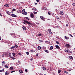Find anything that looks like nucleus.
Instances as JSON below:
<instances>
[{
  "mask_svg": "<svg viewBox=\"0 0 75 75\" xmlns=\"http://www.w3.org/2000/svg\"><path fill=\"white\" fill-rule=\"evenodd\" d=\"M48 14L49 15H50V13L49 12H48Z\"/></svg>",
  "mask_w": 75,
  "mask_h": 75,
  "instance_id": "obj_46",
  "label": "nucleus"
},
{
  "mask_svg": "<svg viewBox=\"0 0 75 75\" xmlns=\"http://www.w3.org/2000/svg\"><path fill=\"white\" fill-rule=\"evenodd\" d=\"M11 53L10 52H9V55H11Z\"/></svg>",
  "mask_w": 75,
  "mask_h": 75,
  "instance_id": "obj_57",
  "label": "nucleus"
},
{
  "mask_svg": "<svg viewBox=\"0 0 75 75\" xmlns=\"http://www.w3.org/2000/svg\"><path fill=\"white\" fill-rule=\"evenodd\" d=\"M60 13L62 15H63L64 14V13L63 12V11H60Z\"/></svg>",
  "mask_w": 75,
  "mask_h": 75,
  "instance_id": "obj_11",
  "label": "nucleus"
},
{
  "mask_svg": "<svg viewBox=\"0 0 75 75\" xmlns=\"http://www.w3.org/2000/svg\"><path fill=\"white\" fill-rule=\"evenodd\" d=\"M55 47L57 49H60V47H59V46H58V45H55Z\"/></svg>",
  "mask_w": 75,
  "mask_h": 75,
  "instance_id": "obj_3",
  "label": "nucleus"
},
{
  "mask_svg": "<svg viewBox=\"0 0 75 75\" xmlns=\"http://www.w3.org/2000/svg\"><path fill=\"white\" fill-rule=\"evenodd\" d=\"M14 46H15V47H16V48H17L18 47V46L17 45H15Z\"/></svg>",
  "mask_w": 75,
  "mask_h": 75,
  "instance_id": "obj_19",
  "label": "nucleus"
},
{
  "mask_svg": "<svg viewBox=\"0 0 75 75\" xmlns=\"http://www.w3.org/2000/svg\"><path fill=\"white\" fill-rule=\"evenodd\" d=\"M64 38H65V39L67 40H68L69 39V37H67L66 36H64Z\"/></svg>",
  "mask_w": 75,
  "mask_h": 75,
  "instance_id": "obj_7",
  "label": "nucleus"
},
{
  "mask_svg": "<svg viewBox=\"0 0 75 75\" xmlns=\"http://www.w3.org/2000/svg\"><path fill=\"white\" fill-rule=\"evenodd\" d=\"M68 53H72V52L70 51V50H68V51L67 52Z\"/></svg>",
  "mask_w": 75,
  "mask_h": 75,
  "instance_id": "obj_21",
  "label": "nucleus"
},
{
  "mask_svg": "<svg viewBox=\"0 0 75 75\" xmlns=\"http://www.w3.org/2000/svg\"><path fill=\"white\" fill-rule=\"evenodd\" d=\"M18 54L19 55H22V54H21V53H18Z\"/></svg>",
  "mask_w": 75,
  "mask_h": 75,
  "instance_id": "obj_42",
  "label": "nucleus"
},
{
  "mask_svg": "<svg viewBox=\"0 0 75 75\" xmlns=\"http://www.w3.org/2000/svg\"><path fill=\"white\" fill-rule=\"evenodd\" d=\"M15 48V46H12L11 47V49H13V48Z\"/></svg>",
  "mask_w": 75,
  "mask_h": 75,
  "instance_id": "obj_24",
  "label": "nucleus"
},
{
  "mask_svg": "<svg viewBox=\"0 0 75 75\" xmlns=\"http://www.w3.org/2000/svg\"><path fill=\"white\" fill-rule=\"evenodd\" d=\"M4 6H5L8 7L9 6V5L8 4L5 5Z\"/></svg>",
  "mask_w": 75,
  "mask_h": 75,
  "instance_id": "obj_20",
  "label": "nucleus"
},
{
  "mask_svg": "<svg viewBox=\"0 0 75 75\" xmlns=\"http://www.w3.org/2000/svg\"><path fill=\"white\" fill-rule=\"evenodd\" d=\"M48 31H49V33H50V34H52V32H51V29H49L48 30Z\"/></svg>",
  "mask_w": 75,
  "mask_h": 75,
  "instance_id": "obj_6",
  "label": "nucleus"
},
{
  "mask_svg": "<svg viewBox=\"0 0 75 75\" xmlns=\"http://www.w3.org/2000/svg\"><path fill=\"white\" fill-rule=\"evenodd\" d=\"M6 13H7V14L8 15H9L10 14V12L9 11H6Z\"/></svg>",
  "mask_w": 75,
  "mask_h": 75,
  "instance_id": "obj_12",
  "label": "nucleus"
},
{
  "mask_svg": "<svg viewBox=\"0 0 75 75\" xmlns=\"http://www.w3.org/2000/svg\"><path fill=\"white\" fill-rule=\"evenodd\" d=\"M69 58H70L71 59H73V57L71 56H69Z\"/></svg>",
  "mask_w": 75,
  "mask_h": 75,
  "instance_id": "obj_26",
  "label": "nucleus"
},
{
  "mask_svg": "<svg viewBox=\"0 0 75 75\" xmlns=\"http://www.w3.org/2000/svg\"><path fill=\"white\" fill-rule=\"evenodd\" d=\"M0 16H1V17L2 16V14H1V13H0Z\"/></svg>",
  "mask_w": 75,
  "mask_h": 75,
  "instance_id": "obj_59",
  "label": "nucleus"
},
{
  "mask_svg": "<svg viewBox=\"0 0 75 75\" xmlns=\"http://www.w3.org/2000/svg\"><path fill=\"white\" fill-rule=\"evenodd\" d=\"M30 17H31L32 18H33L34 17V14L33 13H31L30 14Z\"/></svg>",
  "mask_w": 75,
  "mask_h": 75,
  "instance_id": "obj_4",
  "label": "nucleus"
},
{
  "mask_svg": "<svg viewBox=\"0 0 75 75\" xmlns=\"http://www.w3.org/2000/svg\"><path fill=\"white\" fill-rule=\"evenodd\" d=\"M15 71H12L11 72V73H12L13 72H15Z\"/></svg>",
  "mask_w": 75,
  "mask_h": 75,
  "instance_id": "obj_43",
  "label": "nucleus"
},
{
  "mask_svg": "<svg viewBox=\"0 0 75 75\" xmlns=\"http://www.w3.org/2000/svg\"><path fill=\"white\" fill-rule=\"evenodd\" d=\"M0 71L1 72H3V71H2V70H1Z\"/></svg>",
  "mask_w": 75,
  "mask_h": 75,
  "instance_id": "obj_61",
  "label": "nucleus"
},
{
  "mask_svg": "<svg viewBox=\"0 0 75 75\" xmlns=\"http://www.w3.org/2000/svg\"><path fill=\"white\" fill-rule=\"evenodd\" d=\"M53 46H51L50 47V50H52L53 49Z\"/></svg>",
  "mask_w": 75,
  "mask_h": 75,
  "instance_id": "obj_23",
  "label": "nucleus"
},
{
  "mask_svg": "<svg viewBox=\"0 0 75 75\" xmlns=\"http://www.w3.org/2000/svg\"><path fill=\"white\" fill-rule=\"evenodd\" d=\"M18 63H21V62H20V61H18Z\"/></svg>",
  "mask_w": 75,
  "mask_h": 75,
  "instance_id": "obj_63",
  "label": "nucleus"
},
{
  "mask_svg": "<svg viewBox=\"0 0 75 75\" xmlns=\"http://www.w3.org/2000/svg\"><path fill=\"white\" fill-rule=\"evenodd\" d=\"M41 33H39V34L38 35V36H40H40H41Z\"/></svg>",
  "mask_w": 75,
  "mask_h": 75,
  "instance_id": "obj_39",
  "label": "nucleus"
},
{
  "mask_svg": "<svg viewBox=\"0 0 75 75\" xmlns=\"http://www.w3.org/2000/svg\"><path fill=\"white\" fill-rule=\"evenodd\" d=\"M19 73H22V74L23 73V71L21 70H19Z\"/></svg>",
  "mask_w": 75,
  "mask_h": 75,
  "instance_id": "obj_14",
  "label": "nucleus"
},
{
  "mask_svg": "<svg viewBox=\"0 0 75 75\" xmlns=\"http://www.w3.org/2000/svg\"><path fill=\"white\" fill-rule=\"evenodd\" d=\"M30 51L31 52H35V50H33V49L31 50H30Z\"/></svg>",
  "mask_w": 75,
  "mask_h": 75,
  "instance_id": "obj_13",
  "label": "nucleus"
},
{
  "mask_svg": "<svg viewBox=\"0 0 75 75\" xmlns=\"http://www.w3.org/2000/svg\"><path fill=\"white\" fill-rule=\"evenodd\" d=\"M16 11V10L15 8L13 9H12V12H13L14 11Z\"/></svg>",
  "mask_w": 75,
  "mask_h": 75,
  "instance_id": "obj_25",
  "label": "nucleus"
},
{
  "mask_svg": "<svg viewBox=\"0 0 75 75\" xmlns=\"http://www.w3.org/2000/svg\"><path fill=\"white\" fill-rule=\"evenodd\" d=\"M9 71H7L5 72V75H8V74Z\"/></svg>",
  "mask_w": 75,
  "mask_h": 75,
  "instance_id": "obj_8",
  "label": "nucleus"
},
{
  "mask_svg": "<svg viewBox=\"0 0 75 75\" xmlns=\"http://www.w3.org/2000/svg\"><path fill=\"white\" fill-rule=\"evenodd\" d=\"M21 4H24V2H21Z\"/></svg>",
  "mask_w": 75,
  "mask_h": 75,
  "instance_id": "obj_50",
  "label": "nucleus"
},
{
  "mask_svg": "<svg viewBox=\"0 0 75 75\" xmlns=\"http://www.w3.org/2000/svg\"><path fill=\"white\" fill-rule=\"evenodd\" d=\"M61 72V71L60 69L58 70V73H60Z\"/></svg>",
  "mask_w": 75,
  "mask_h": 75,
  "instance_id": "obj_27",
  "label": "nucleus"
},
{
  "mask_svg": "<svg viewBox=\"0 0 75 75\" xmlns=\"http://www.w3.org/2000/svg\"><path fill=\"white\" fill-rule=\"evenodd\" d=\"M38 55L39 53H37V54H36V56L37 57H38Z\"/></svg>",
  "mask_w": 75,
  "mask_h": 75,
  "instance_id": "obj_37",
  "label": "nucleus"
},
{
  "mask_svg": "<svg viewBox=\"0 0 75 75\" xmlns=\"http://www.w3.org/2000/svg\"><path fill=\"white\" fill-rule=\"evenodd\" d=\"M57 19H60V18L58 16H57Z\"/></svg>",
  "mask_w": 75,
  "mask_h": 75,
  "instance_id": "obj_36",
  "label": "nucleus"
},
{
  "mask_svg": "<svg viewBox=\"0 0 75 75\" xmlns=\"http://www.w3.org/2000/svg\"><path fill=\"white\" fill-rule=\"evenodd\" d=\"M38 4V3H35V5H37Z\"/></svg>",
  "mask_w": 75,
  "mask_h": 75,
  "instance_id": "obj_56",
  "label": "nucleus"
},
{
  "mask_svg": "<svg viewBox=\"0 0 75 75\" xmlns=\"http://www.w3.org/2000/svg\"><path fill=\"white\" fill-rule=\"evenodd\" d=\"M50 43V42H47V44H49Z\"/></svg>",
  "mask_w": 75,
  "mask_h": 75,
  "instance_id": "obj_55",
  "label": "nucleus"
},
{
  "mask_svg": "<svg viewBox=\"0 0 75 75\" xmlns=\"http://www.w3.org/2000/svg\"><path fill=\"white\" fill-rule=\"evenodd\" d=\"M66 26L67 27L68 26V25L67 24L66 25Z\"/></svg>",
  "mask_w": 75,
  "mask_h": 75,
  "instance_id": "obj_62",
  "label": "nucleus"
},
{
  "mask_svg": "<svg viewBox=\"0 0 75 75\" xmlns=\"http://www.w3.org/2000/svg\"><path fill=\"white\" fill-rule=\"evenodd\" d=\"M23 21L24 22H25V23H26L28 25H30H30L31 24V23L30 22H29L28 21H25V20H24Z\"/></svg>",
  "mask_w": 75,
  "mask_h": 75,
  "instance_id": "obj_1",
  "label": "nucleus"
},
{
  "mask_svg": "<svg viewBox=\"0 0 75 75\" xmlns=\"http://www.w3.org/2000/svg\"><path fill=\"white\" fill-rule=\"evenodd\" d=\"M22 12H25V9H23V10L22 11Z\"/></svg>",
  "mask_w": 75,
  "mask_h": 75,
  "instance_id": "obj_34",
  "label": "nucleus"
},
{
  "mask_svg": "<svg viewBox=\"0 0 75 75\" xmlns=\"http://www.w3.org/2000/svg\"><path fill=\"white\" fill-rule=\"evenodd\" d=\"M69 49H66L65 50V51L66 52H68V51H69Z\"/></svg>",
  "mask_w": 75,
  "mask_h": 75,
  "instance_id": "obj_10",
  "label": "nucleus"
},
{
  "mask_svg": "<svg viewBox=\"0 0 75 75\" xmlns=\"http://www.w3.org/2000/svg\"><path fill=\"white\" fill-rule=\"evenodd\" d=\"M11 58L12 59H13V60L15 59V58L14 57H11Z\"/></svg>",
  "mask_w": 75,
  "mask_h": 75,
  "instance_id": "obj_31",
  "label": "nucleus"
},
{
  "mask_svg": "<svg viewBox=\"0 0 75 75\" xmlns=\"http://www.w3.org/2000/svg\"><path fill=\"white\" fill-rule=\"evenodd\" d=\"M27 71H28L27 69H25V72H27Z\"/></svg>",
  "mask_w": 75,
  "mask_h": 75,
  "instance_id": "obj_54",
  "label": "nucleus"
},
{
  "mask_svg": "<svg viewBox=\"0 0 75 75\" xmlns=\"http://www.w3.org/2000/svg\"><path fill=\"white\" fill-rule=\"evenodd\" d=\"M42 69H43V70L44 71H45L46 70V68L45 67H43Z\"/></svg>",
  "mask_w": 75,
  "mask_h": 75,
  "instance_id": "obj_16",
  "label": "nucleus"
},
{
  "mask_svg": "<svg viewBox=\"0 0 75 75\" xmlns=\"http://www.w3.org/2000/svg\"><path fill=\"white\" fill-rule=\"evenodd\" d=\"M22 28H23V30H26V28L25 26H23V27H22Z\"/></svg>",
  "mask_w": 75,
  "mask_h": 75,
  "instance_id": "obj_9",
  "label": "nucleus"
},
{
  "mask_svg": "<svg viewBox=\"0 0 75 75\" xmlns=\"http://www.w3.org/2000/svg\"><path fill=\"white\" fill-rule=\"evenodd\" d=\"M72 5L73 6H75V3L73 4Z\"/></svg>",
  "mask_w": 75,
  "mask_h": 75,
  "instance_id": "obj_45",
  "label": "nucleus"
},
{
  "mask_svg": "<svg viewBox=\"0 0 75 75\" xmlns=\"http://www.w3.org/2000/svg\"><path fill=\"white\" fill-rule=\"evenodd\" d=\"M40 18L43 21H45V18L42 16H40Z\"/></svg>",
  "mask_w": 75,
  "mask_h": 75,
  "instance_id": "obj_2",
  "label": "nucleus"
},
{
  "mask_svg": "<svg viewBox=\"0 0 75 75\" xmlns=\"http://www.w3.org/2000/svg\"><path fill=\"white\" fill-rule=\"evenodd\" d=\"M66 46L67 47H69L70 45H69L68 44H66Z\"/></svg>",
  "mask_w": 75,
  "mask_h": 75,
  "instance_id": "obj_15",
  "label": "nucleus"
},
{
  "mask_svg": "<svg viewBox=\"0 0 75 75\" xmlns=\"http://www.w3.org/2000/svg\"><path fill=\"white\" fill-rule=\"evenodd\" d=\"M25 18L26 19H27L28 20H30V18L28 17H25Z\"/></svg>",
  "mask_w": 75,
  "mask_h": 75,
  "instance_id": "obj_32",
  "label": "nucleus"
},
{
  "mask_svg": "<svg viewBox=\"0 0 75 75\" xmlns=\"http://www.w3.org/2000/svg\"><path fill=\"white\" fill-rule=\"evenodd\" d=\"M71 69H69V71H71Z\"/></svg>",
  "mask_w": 75,
  "mask_h": 75,
  "instance_id": "obj_53",
  "label": "nucleus"
},
{
  "mask_svg": "<svg viewBox=\"0 0 75 75\" xmlns=\"http://www.w3.org/2000/svg\"><path fill=\"white\" fill-rule=\"evenodd\" d=\"M8 57L11 58V55H9Z\"/></svg>",
  "mask_w": 75,
  "mask_h": 75,
  "instance_id": "obj_47",
  "label": "nucleus"
},
{
  "mask_svg": "<svg viewBox=\"0 0 75 75\" xmlns=\"http://www.w3.org/2000/svg\"><path fill=\"white\" fill-rule=\"evenodd\" d=\"M11 16L13 17H16V15L14 14H11Z\"/></svg>",
  "mask_w": 75,
  "mask_h": 75,
  "instance_id": "obj_5",
  "label": "nucleus"
},
{
  "mask_svg": "<svg viewBox=\"0 0 75 75\" xmlns=\"http://www.w3.org/2000/svg\"><path fill=\"white\" fill-rule=\"evenodd\" d=\"M39 41L40 42H43V41L42 40H39Z\"/></svg>",
  "mask_w": 75,
  "mask_h": 75,
  "instance_id": "obj_35",
  "label": "nucleus"
},
{
  "mask_svg": "<svg viewBox=\"0 0 75 75\" xmlns=\"http://www.w3.org/2000/svg\"><path fill=\"white\" fill-rule=\"evenodd\" d=\"M19 12L20 13H22V11H21V10H19Z\"/></svg>",
  "mask_w": 75,
  "mask_h": 75,
  "instance_id": "obj_48",
  "label": "nucleus"
},
{
  "mask_svg": "<svg viewBox=\"0 0 75 75\" xmlns=\"http://www.w3.org/2000/svg\"><path fill=\"white\" fill-rule=\"evenodd\" d=\"M64 72L67 74H68V72H67L66 71H64Z\"/></svg>",
  "mask_w": 75,
  "mask_h": 75,
  "instance_id": "obj_44",
  "label": "nucleus"
},
{
  "mask_svg": "<svg viewBox=\"0 0 75 75\" xmlns=\"http://www.w3.org/2000/svg\"><path fill=\"white\" fill-rule=\"evenodd\" d=\"M29 26H30V27H31V24H29L28 25Z\"/></svg>",
  "mask_w": 75,
  "mask_h": 75,
  "instance_id": "obj_64",
  "label": "nucleus"
},
{
  "mask_svg": "<svg viewBox=\"0 0 75 75\" xmlns=\"http://www.w3.org/2000/svg\"><path fill=\"white\" fill-rule=\"evenodd\" d=\"M13 67H10V69L11 70H12L13 69Z\"/></svg>",
  "mask_w": 75,
  "mask_h": 75,
  "instance_id": "obj_28",
  "label": "nucleus"
},
{
  "mask_svg": "<svg viewBox=\"0 0 75 75\" xmlns=\"http://www.w3.org/2000/svg\"><path fill=\"white\" fill-rule=\"evenodd\" d=\"M23 24H26V23H25V22H23Z\"/></svg>",
  "mask_w": 75,
  "mask_h": 75,
  "instance_id": "obj_52",
  "label": "nucleus"
},
{
  "mask_svg": "<svg viewBox=\"0 0 75 75\" xmlns=\"http://www.w3.org/2000/svg\"><path fill=\"white\" fill-rule=\"evenodd\" d=\"M56 43L57 44H59V42H56Z\"/></svg>",
  "mask_w": 75,
  "mask_h": 75,
  "instance_id": "obj_58",
  "label": "nucleus"
},
{
  "mask_svg": "<svg viewBox=\"0 0 75 75\" xmlns=\"http://www.w3.org/2000/svg\"><path fill=\"white\" fill-rule=\"evenodd\" d=\"M32 10L35 11L36 9H35V8H32Z\"/></svg>",
  "mask_w": 75,
  "mask_h": 75,
  "instance_id": "obj_41",
  "label": "nucleus"
},
{
  "mask_svg": "<svg viewBox=\"0 0 75 75\" xmlns=\"http://www.w3.org/2000/svg\"><path fill=\"white\" fill-rule=\"evenodd\" d=\"M33 58H31V59H30V60L31 61H32V60H33Z\"/></svg>",
  "mask_w": 75,
  "mask_h": 75,
  "instance_id": "obj_51",
  "label": "nucleus"
},
{
  "mask_svg": "<svg viewBox=\"0 0 75 75\" xmlns=\"http://www.w3.org/2000/svg\"><path fill=\"white\" fill-rule=\"evenodd\" d=\"M47 8H42V10H47Z\"/></svg>",
  "mask_w": 75,
  "mask_h": 75,
  "instance_id": "obj_29",
  "label": "nucleus"
},
{
  "mask_svg": "<svg viewBox=\"0 0 75 75\" xmlns=\"http://www.w3.org/2000/svg\"><path fill=\"white\" fill-rule=\"evenodd\" d=\"M45 52H47V53H49V51L48 50H45Z\"/></svg>",
  "mask_w": 75,
  "mask_h": 75,
  "instance_id": "obj_22",
  "label": "nucleus"
},
{
  "mask_svg": "<svg viewBox=\"0 0 75 75\" xmlns=\"http://www.w3.org/2000/svg\"><path fill=\"white\" fill-rule=\"evenodd\" d=\"M69 35H70L71 37H73V35L71 34H69Z\"/></svg>",
  "mask_w": 75,
  "mask_h": 75,
  "instance_id": "obj_40",
  "label": "nucleus"
},
{
  "mask_svg": "<svg viewBox=\"0 0 75 75\" xmlns=\"http://www.w3.org/2000/svg\"><path fill=\"white\" fill-rule=\"evenodd\" d=\"M36 1H37V2H39V0H37Z\"/></svg>",
  "mask_w": 75,
  "mask_h": 75,
  "instance_id": "obj_60",
  "label": "nucleus"
},
{
  "mask_svg": "<svg viewBox=\"0 0 75 75\" xmlns=\"http://www.w3.org/2000/svg\"><path fill=\"white\" fill-rule=\"evenodd\" d=\"M5 62H4V61H3V62H2V64H4V63H5Z\"/></svg>",
  "mask_w": 75,
  "mask_h": 75,
  "instance_id": "obj_49",
  "label": "nucleus"
},
{
  "mask_svg": "<svg viewBox=\"0 0 75 75\" xmlns=\"http://www.w3.org/2000/svg\"><path fill=\"white\" fill-rule=\"evenodd\" d=\"M29 52H26V54H27V55H29Z\"/></svg>",
  "mask_w": 75,
  "mask_h": 75,
  "instance_id": "obj_38",
  "label": "nucleus"
},
{
  "mask_svg": "<svg viewBox=\"0 0 75 75\" xmlns=\"http://www.w3.org/2000/svg\"><path fill=\"white\" fill-rule=\"evenodd\" d=\"M41 47L40 46H38V50H40L41 49Z\"/></svg>",
  "mask_w": 75,
  "mask_h": 75,
  "instance_id": "obj_17",
  "label": "nucleus"
},
{
  "mask_svg": "<svg viewBox=\"0 0 75 75\" xmlns=\"http://www.w3.org/2000/svg\"><path fill=\"white\" fill-rule=\"evenodd\" d=\"M22 14L24 15H26L27 14V12L22 13Z\"/></svg>",
  "mask_w": 75,
  "mask_h": 75,
  "instance_id": "obj_18",
  "label": "nucleus"
},
{
  "mask_svg": "<svg viewBox=\"0 0 75 75\" xmlns=\"http://www.w3.org/2000/svg\"><path fill=\"white\" fill-rule=\"evenodd\" d=\"M5 67L8 68V66H7V65H5Z\"/></svg>",
  "mask_w": 75,
  "mask_h": 75,
  "instance_id": "obj_33",
  "label": "nucleus"
},
{
  "mask_svg": "<svg viewBox=\"0 0 75 75\" xmlns=\"http://www.w3.org/2000/svg\"><path fill=\"white\" fill-rule=\"evenodd\" d=\"M12 55H13V56H14L16 55V53H12Z\"/></svg>",
  "mask_w": 75,
  "mask_h": 75,
  "instance_id": "obj_30",
  "label": "nucleus"
}]
</instances>
